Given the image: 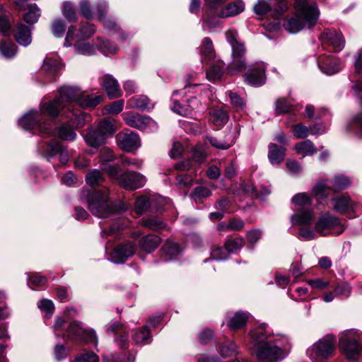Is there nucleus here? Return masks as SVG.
<instances>
[{
	"label": "nucleus",
	"mask_w": 362,
	"mask_h": 362,
	"mask_svg": "<svg viewBox=\"0 0 362 362\" xmlns=\"http://www.w3.org/2000/svg\"><path fill=\"white\" fill-rule=\"evenodd\" d=\"M248 348L261 362H278L284 358V350L290 346L286 335L274 334L264 325L253 328Z\"/></svg>",
	"instance_id": "obj_1"
},
{
	"label": "nucleus",
	"mask_w": 362,
	"mask_h": 362,
	"mask_svg": "<svg viewBox=\"0 0 362 362\" xmlns=\"http://www.w3.org/2000/svg\"><path fill=\"white\" fill-rule=\"evenodd\" d=\"M293 8L296 16L284 24V28L291 33H296L304 28H313L320 17V10L315 1L295 0Z\"/></svg>",
	"instance_id": "obj_2"
},
{
	"label": "nucleus",
	"mask_w": 362,
	"mask_h": 362,
	"mask_svg": "<svg viewBox=\"0 0 362 362\" xmlns=\"http://www.w3.org/2000/svg\"><path fill=\"white\" fill-rule=\"evenodd\" d=\"M81 199L87 203L89 211L99 218H107L122 209L119 202L109 199V189L103 187L93 191L83 190Z\"/></svg>",
	"instance_id": "obj_3"
},
{
	"label": "nucleus",
	"mask_w": 362,
	"mask_h": 362,
	"mask_svg": "<svg viewBox=\"0 0 362 362\" xmlns=\"http://www.w3.org/2000/svg\"><path fill=\"white\" fill-rule=\"evenodd\" d=\"M76 95V90L71 86H63L59 90V95L48 102L40 104V115L42 118L47 115L55 119L64 109H70L73 98Z\"/></svg>",
	"instance_id": "obj_4"
},
{
	"label": "nucleus",
	"mask_w": 362,
	"mask_h": 362,
	"mask_svg": "<svg viewBox=\"0 0 362 362\" xmlns=\"http://www.w3.org/2000/svg\"><path fill=\"white\" fill-rule=\"evenodd\" d=\"M226 35L227 42L232 49V61L228 70L230 74L233 75L243 71L246 68V49L245 44L238 40V35L236 31L228 30Z\"/></svg>",
	"instance_id": "obj_5"
},
{
	"label": "nucleus",
	"mask_w": 362,
	"mask_h": 362,
	"mask_svg": "<svg viewBox=\"0 0 362 362\" xmlns=\"http://www.w3.org/2000/svg\"><path fill=\"white\" fill-rule=\"evenodd\" d=\"M296 213L291 217L293 223L309 225L314 218L313 199L307 193L300 192L295 194L291 199Z\"/></svg>",
	"instance_id": "obj_6"
},
{
	"label": "nucleus",
	"mask_w": 362,
	"mask_h": 362,
	"mask_svg": "<svg viewBox=\"0 0 362 362\" xmlns=\"http://www.w3.org/2000/svg\"><path fill=\"white\" fill-rule=\"evenodd\" d=\"M105 173L117 180L120 187L128 190H135L142 187L146 183V177L135 171H126L121 173L119 166H105Z\"/></svg>",
	"instance_id": "obj_7"
},
{
	"label": "nucleus",
	"mask_w": 362,
	"mask_h": 362,
	"mask_svg": "<svg viewBox=\"0 0 362 362\" xmlns=\"http://www.w3.org/2000/svg\"><path fill=\"white\" fill-rule=\"evenodd\" d=\"M115 132V126L112 119L106 117L102 119L97 129H89L83 134L88 146L97 148L103 144L107 137L112 136Z\"/></svg>",
	"instance_id": "obj_8"
},
{
	"label": "nucleus",
	"mask_w": 362,
	"mask_h": 362,
	"mask_svg": "<svg viewBox=\"0 0 362 362\" xmlns=\"http://www.w3.org/2000/svg\"><path fill=\"white\" fill-rule=\"evenodd\" d=\"M339 346L348 359L357 360L362 351V334L354 329L346 330L341 334Z\"/></svg>",
	"instance_id": "obj_9"
},
{
	"label": "nucleus",
	"mask_w": 362,
	"mask_h": 362,
	"mask_svg": "<svg viewBox=\"0 0 362 362\" xmlns=\"http://www.w3.org/2000/svg\"><path fill=\"white\" fill-rule=\"evenodd\" d=\"M335 338L332 335H326L307 350V355L316 361H320L330 357L334 351Z\"/></svg>",
	"instance_id": "obj_10"
},
{
	"label": "nucleus",
	"mask_w": 362,
	"mask_h": 362,
	"mask_svg": "<svg viewBox=\"0 0 362 362\" xmlns=\"http://www.w3.org/2000/svg\"><path fill=\"white\" fill-rule=\"evenodd\" d=\"M41 115L37 111H32L23 115L18 121L19 125L24 129L37 128L42 136L52 132L51 127H47L48 122H42Z\"/></svg>",
	"instance_id": "obj_11"
},
{
	"label": "nucleus",
	"mask_w": 362,
	"mask_h": 362,
	"mask_svg": "<svg viewBox=\"0 0 362 362\" xmlns=\"http://www.w3.org/2000/svg\"><path fill=\"white\" fill-rule=\"evenodd\" d=\"M319 39L323 46L330 47L336 52L341 51L346 43L341 32L334 28L324 29Z\"/></svg>",
	"instance_id": "obj_12"
},
{
	"label": "nucleus",
	"mask_w": 362,
	"mask_h": 362,
	"mask_svg": "<svg viewBox=\"0 0 362 362\" xmlns=\"http://www.w3.org/2000/svg\"><path fill=\"white\" fill-rule=\"evenodd\" d=\"M266 65L259 62L250 66L244 74L245 81L250 86L258 87L266 83Z\"/></svg>",
	"instance_id": "obj_13"
},
{
	"label": "nucleus",
	"mask_w": 362,
	"mask_h": 362,
	"mask_svg": "<svg viewBox=\"0 0 362 362\" xmlns=\"http://www.w3.org/2000/svg\"><path fill=\"white\" fill-rule=\"evenodd\" d=\"M39 150L47 158H52L59 153L61 163H66L69 160L68 151L59 141L52 140L48 143L42 144L39 146Z\"/></svg>",
	"instance_id": "obj_14"
},
{
	"label": "nucleus",
	"mask_w": 362,
	"mask_h": 362,
	"mask_svg": "<svg viewBox=\"0 0 362 362\" xmlns=\"http://www.w3.org/2000/svg\"><path fill=\"white\" fill-rule=\"evenodd\" d=\"M136 251V245L134 243L127 241L119 244L112 252L110 257L112 261L117 264L125 262L132 257Z\"/></svg>",
	"instance_id": "obj_15"
},
{
	"label": "nucleus",
	"mask_w": 362,
	"mask_h": 362,
	"mask_svg": "<svg viewBox=\"0 0 362 362\" xmlns=\"http://www.w3.org/2000/svg\"><path fill=\"white\" fill-rule=\"evenodd\" d=\"M107 332H112L115 335V341L119 349H128L129 345V332L124 325L119 322H112L107 326Z\"/></svg>",
	"instance_id": "obj_16"
},
{
	"label": "nucleus",
	"mask_w": 362,
	"mask_h": 362,
	"mask_svg": "<svg viewBox=\"0 0 362 362\" xmlns=\"http://www.w3.org/2000/svg\"><path fill=\"white\" fill-rule=\"evenodd\" d=\"M117 140L120 148L128 152L136 150L141 145L139 135L133 132L118 134Z\"/></svg>",
	"instance_id": "obj_17"
},
{
	"label": "nucleus",
	"mask_w": 362,
	"mask_h": 362,
	"mask_svg": "<svg viewBox=\"0 0 362 362\" xmlns=\"http://www.w3.org/2000/svg\"><path fill=\"white\" fill-rule=\"evenodd\" d=\"M73 88L76 90V95L73 98L72 103L76 102L81 107L93 108L103 101V97L101 95H85L82 94L80 89Z\"/></svg>",
	"instance_id": "obj_18"
},
{
	"label": "nucleus",
	"mask_w": 362,
	"mask_h": 362,
	"mask_svg": "<svg viewBox=\"0 0 362 362\" xmlns=\"http://www.w3.org/2000/svg\"><path fill=\"white\" fill-rule=\"evenodd\" d=\"M122 118L128 126L139 129H144L153 122L152 119L148 116L130 112L123 113Z\"/></svg>",
	"instance_id": "obj_19"
},
{
	"label": "nucleus",
	"mask_w": 362,
	"mask_h": 362,
	"mask_svg": "<svg viewBox=\"0 0 362 362\" xmlns=\"http://www.w3.org/2000/svg\"><path fill=\"white\" fill-rule=\"evenodd\" d=\"M340 219L327 212L321 215L315 223V230L321 235H327V230L339 226Z\"/></svg>",
	"instance_id": "obj_20"
},
{
	"label": "nucleus",
	"mask_w": 362,
	"mask_h": 362,
	"mask_svg": "<svg viewBox=\"0 0 362 362\" xmlns=\"http://www.w3.org/2000/svg\"><path fill=\"white\" fill-rule=\"evenodd\" d=\"M47 127L52 129L50 134H45L44 136H49L52 135L57 136L64 141H74L76 137V134L74 129L68 123H64L58 127L54 128L53 120H49Z\"/></svg>",
	"instance_id": "obj_21"
},
{
	"label": "nucleus",
	"mask_w": 362,
	"mask_h": 362,
	"mask_svg": "<svg viewBox=\"0 0 362 362\" xmlns=\"http://www.w3.org/2000/svg\"><path fill=\"white\" fill-rule=\"evenodd\" d=\"M317 62L322 71L328 75L334 74L341 69L340 61L332 55L320 56Z\"/></svg>",
	"instance_id": "obj_22"
},
{
	"label": "nucleus",
	"mask_w": 362,
	"mask_h": 362,
	"mask_svg": "<svg viewBox=\"0 0 362 362\" xmlns=\"http://www.w3.org/2000/svg\"><path fill=\"white\" fill-rule=\"evenodd\" d=\"M354 88L358 91V96L362 98V82H358L354 86ZM348 131L355 134L360 138H362V111L356 114L349 122L346 127Z\"/></svg>",
	"instance_id": "obj_23"
},
{
	"label": "nucleus",
	"mask_w": 362,
	"mask_h": 362,
	"mask_svg": "<svg viewBox=\"0 0 362 362\" xmlns=\"http://www.w3.org/2000/svg\"><path fill=\"white\" fill-rule=\"evenodd\" d=\"M201 55V62L202 64H209L216 60V52L212 40L208 37H204L199 47Z\"/></svg>",
	"instance_id": "obj_24"
},
{
	"label": "nucleus",
	"mask_w": 362,
	"mask_h": 362,
	"mask_svg": "<svg viewBox=\"0 0 362 362\" xmlns=\"http://www.w3.org/2000/svg\"><path fill=\"white\" fill-rule=\"evenodd\" d=\"M100 85L105 89L109 98H117L121 96L119 84L111 75L103 76L100 78Z\"/></svg>",
	"instance_id": "obj_25"
},
{
	"label": "nucleus",
	"mask_w": 362,
	"mask_h": 362,
	"mask_svg": "<svg viewBox=\"0 0 362 362\" xmlns=\"http://www.w3.org/2000/svg\"><path fill=\"white\" fill-rule=\"evenodd\" d=\"M161 243V238L154 234L144 235L139 240V247L145 253H151L156 250Z\"/></svg>",
	"instance_id": "obj_26"
},
{
	"label": "nucleus",
	"mask_w": 362,
	"mask_h": 362,
	"mask_svg": "<svg viewBox=\"0 0 362 362\" xmlns=\"http://www.w3.org/2000/svg\"><path fill=\"white\" fill-rule=\"evenodd\" d=\"M332 203L333 209L340 214H345L349 210H353L354 208V203L347 194L334 197L332 199Z\"/></svg>",
	"instance_id": "obj_27"
},
{
	"label": "nucleus",
	"mask_w": 362,
	"mask_h": 362,
	"mask_svg": "<svg viewBox=\"0 0 362 362\" xmlns=\"http://www.w3.org/2000/svg\"><path fill=\"white\" fill-rule=\"evenodd\" d=\"M332 187L329 186L325 180H319L312 189V194L316 198L318 204H322V202L330 195Z\"/></svg>",
	"instance_id": "obj_28"
},
{
	"label": "nucleus",
	"mask_w": 362,
	"mask_h": 362,
	"mask_svg": "<svg viewBox=\"0 0 362 362\" xmlns=\"http://www.w3.org/2000/svg\"><path fill=\"white\" fill-rule=\"evenodd\" d=\"M14 37L19 45L24 47L29 45L32 42L30 28L23 23H18L14 30Z\"/></svg>",
	"instance_id": "obj_29"
},
{
	"label": "nucleus",
	"mask_w": 362,
	"mask_h": 362,
	"mask_svg": "<svg viewBox=\"0 0 362 362\" xmlns=\"http://www.w3.org/2000/svg\"><path fill=\"white\" fill-rule=\"evenodd\" d=\"M69 119L70 122H71L76 128H80L84 126L86 124V118L88 117V115L81 111L78 109H74V105L71 103V107L68 110L67 112H64L62 114Z\"/></svg>",
	"instance_id": "obj_30"
},
{
	"label": "nucleus",
	"mask_w": 362,
	"mask_h": 362,
	"mask_svg": "<svg viewBox=\"0 0 362 362\" xmlns=\"http://www.w3.org/2000/svg\"><path fill=\"white\" fill-rule=\"evenodd\" d=\"M268 148V158L270 163L272 165L280 164L284 160L286 148L273 143L270 144Z\"/></svg>",
	"instance_id": "obj_31"
},
{
	"label": "nucleus",
	"mask_w": 362,
	"mask_h": 362,
	"mask_svg": "<svg viewBox=\"0 0 362 362\" xmlns=\"http://www.w3.org/2000/svg\"><path fill=\"white\" fill-rule=\"evenodd\" d=\"M85 330L79 322L74 321L69 324L66 330L67 337L71 341L80 342L84 335Z\"/></svg>",
	"instance_id": "obj_32"
},
{
	"label": "nucleus",
	"mask_w": 362,
	"mask_h": 362,
	"mask_svg": "<svg viewBox=\"0 0 362 362\" xmlns=\"http://www.w3.org/2000/svg\"><path fill=\"white\" fill-rule=\"evenodd\" d=\"M214 64L206 71V77L210 81L219 80L223 73L224 63L221 60L212 62Z\"/></svg>",
	"instance_id": "obj_33"
},
{
	"label": "nucleus",
	"mask_w": 362,
	"mask_h": 362,
	"mask_svg": "<svg viewBox=\"0 0 362 362\" xmlns=\"http://www.w3.org/2000/svg\"><path fill=\"white\" fill-rule=\"evenodd\" d=\"M248 320V315L243 312L236 313L230 318L228 323V327L231 330H238L246 325Z\"/></svg>",
	"instance_id": "obj_34"
},
{
	"label": "nucleus",
	"mask_w": 362,
	"mask_h": 362,
	"mask_svg": "<svg viewBox=\"0 0 362 362\" xmlns=\"http://www.w3.org/2000/svg\"><path fill=\"white\" fill-rule=\"evenodd\" d=\"M150 330L146 325L135 330L132 339L137 344H146L151 341Z\"/></svg>",
	"instance_id": "obj_35"
},
{
	"label": "nucleus",
	"mask_w": 362,
	"mask_h": 362,
	"mask_svg": "<svg viewBox=\"0 0 362 362\" xmlns=\"http://www.w3.org/2000/svg\"><path fill=\"white\" fill-rule=\"evenodd\" d=\"M244 10V4L243 1H235L229 4L220 13L222 18L235 16L243 12Z\"/></svg>",
	"instance_id": "obj_36"
},
{
	"label": "nucleus",
	"mask_w": 362,
	"mask_h": 362,
	"mask_svg": "<svg viewBox=\"0 0 362 362\" xmlns=\"http://www.w3.org/2000/svg\"><path fill=\"white\" fill-rule=\"evenodd\" d=\"M228 115L222 109L214 110L210 116L211 122L218 128L223 127L228 121Z\"/></svg>",
	"instance_id": "obj_37"
},
{
	"label": "nucleus",
	"mask_w": 362,
	"mask_h": 362,
	"mask_svg": "<svg viewBox=\"0 0 362 362\" xmlns=\"http://www.w3.org/2000/svg\"><path fill=\"white\" fill-rule=\"evenodd\" d=\"M295 150L297 153L301 154L303 156H311L317 152L314 144L310 140H305L297 143L295 146Z\"/></svg>",
	"instance_id": "obj_38"
},
{
	"label": "nucleus",
	"mask_w": 362,
	"mask_h": 362,
	"mask_svg": "<svg viewBox=\"0 0 362 362\" xmlns=\"http://www.w3.org/2000/svg\"><path fill=\"white\" fill-rule=\"evenodd\" d=\"M292 132L296 139H301L307 138L310 134L314 135L317 134L314 131V127H308L299 123L292 126Z\"/></svg>",
	"instance_id": "obj_39"
},
{
	"label": "nucleus",
	"mask_w": 362,
	"mask_h": 362,
	"mask_svg": "<svg viewBox=\"0 0 362 362\" xmlns=\"http://www.w3.org/2000/svg\"><path fill=\"white\" fill-rule=\"evenodd\" d=\"M163 255L166 261L175 258L180 252L178 244L173 242H167L162 247Z\"/></svg>",
	"instance_id": "obj_40"
},
{
	"label": "nucleus",
	"mask_w": 362,
	"mask_h": 362,
	"mask_svg": "<svg viewBox=\"0 0 362 362\" xmlns=\"http://www.w3.org/2000/svg\"><path fill=\"white\" fill-rule=\"evenodd\" d=\"M129 104L132 107L141 110H146L151 108L149 99L144 95H139L132 98L129 100Z\"/></svg>",
	"instance_id": "obj_41"
},
{
	"label": "nucleus",
	"mask_w": 362,
	"mask_h": 362,
	"mask_svg": "<svg viewBox=\"0 0 362 362\" xmlns=\"http://www.w3.org/2000/svg\"><path fill=\"white\" fill-rule=\"evenodd\" d=\"M296 107L290 104L284 98H278L275 103V111L277 115L293 112Z\"/></svg>",
	"instance_id": "obj_42"
},
{
	"label": "nucleus",
	"mask_w": 362,
	"mask_h": 362,
	"mask_svg": "<svg viewBox=\"0 0 362 362\" xmlns=\"http://www.w3.org/2000/svg\"><path fill=\"white\" fill-rule=\"evenodd\" d=\"M197 107L191 105H182L177 100H173V105L171 107V110L182 116H189L192 115V111L197 109Z\"/></svg>",
	"instance_id": "obj_43"
},
{
	"label": "nucleus",
	"mask_w": 362,
	"mask_h": 362,
	"mask_svg": "<svg viewBox=\"0 0 362 362\" xmlns=\"http://www.w3.org/2000/svg\"><path fill=\"white\" fill-rule=\"evenodd\" d=\"M332 191L334 192H338L342 191L351 185L349 179L344 175L335 176L332 180Z\"/></svg>",
	"instance_id": "obj_44"
},
{
	"label": "nucleus",
	"mask_w": 362,
	"mask_h": 362,
	"mask_svg": "<svg viewBox=\"0 0 362 362\" xmlns=\"http://www.w3.org/2000/svg\"><path fill=\"white\" fill-rule=\"evenodd\" d=\"M95 33V28L94 25L86 23L79 28L76 37L80 41H84L92 37Z\"/></svg>",
	"instance_id": "obj_45"
},
{
	"label": "nucleus",
	"mask_w": 362,
	"mask_h": 362,
	"mask_svg": "<svg viewBox=\"0 0 362 362\" xmlns=\"http://www.w3.org/2000/svg\"><path fill=\"white\" fill-rule=\"evenodd\" d=\"M86 183L95 187L99 185L104 181V177L98 170H93L89 171L86 175Z\"/></svg>",
	"instance_id": "obj_46"
},
{
	"label": "nucleus",
	"mask_w": 362,
	"mask_h": 362,
	"mask_svg": "<svg viewBox=\"0 0 362 362\" xmlns=\"http://www.w3.org/2000/svg\"><path fill=\"white\" fill-rule=\"evenodd\" d=\"M0 52L7 58L14 57L17 52V47L11 41H2L0 42Z\"/></svg>",
	"instance_id": "obj_47"
},
{
	"label": "nucleus",
	"mask_w": 362,
	"mask_h": 362,
	"mask_svg": "<svg viewBox=\"0 0 362 362\" xmlns=\"http://www.w3.org/2000/svg\"><path fill=\"white\" fill-rule=\"evenodd\" d=\"M244 243L245 241L243 238H235L227 240L224 243V246L230 254L239 251L243 247Z\"/></svg>",
	"instance_id": "obj_48"
},
{
	"label": "nucleus",
	"mask_w": 362,
	"mask_h": 362,
	"mask_svg": "<svg viewBox=\"0 0 362 362\" xmlns=\"http://www.w3.org/2000/svg\"><path fill=\"white\" fill-rule=\"evenodd\" d=\"M98 40L99 41V49L105 55L115 54L117 52L118 47L116 45L101 37H98Z\"/></svg>",
	"instance_id": "obj_49"
},
{
	"label": "nucleus",
	"mask_w": 362,
	"mask_h": 362,
	"mask_svg": "<svg viewBox=\"0 0 362 362\" xmlns=\"http://www.w3.org/2000/svg\"><path fill=\"white\" fill-rule=\"evenodd\" d=\"M115 160L113 151L110 148H103L100 152V165L102 170L105 172V166H118L117 165H111L109 163Z\"/></svg>",
	"instance_id": "obj_50"
},
{
	"label": "nucleus",
	"mask_w": 362,
	"mask_h": 362,
	"mask_svg": "<svg viewBox=\"0 0 362 362\" xmlns=\"http://www.w3.org/2000/svg\"><path fill=\"white\" fill-rule=\"evenodd\" d=\"M192 157L194 162L198 164L203 163L206 157L204 146L201 144H197L192 151Z\"/></svg>",
	"instance_id": "obj_51"
},
{
	"label": "nucleus",
	"mask_w": 362,
	"mask_h": 362,
	"mask_svg": "<svg viewBox=\"0 0 362 362\" xmlns=\"http://www.w3.org/2000/svg\"><path fill=\"white\" fill-rule=\"evenodd\" d=\"M226 0H205L206 5L208 7L206 15L203 17V21L207 25H210V21L209 16L213 11L221 6Z\"/></svg>",
	"instance_id": "obj_52"
},
{
	"label": "nucleus",
	"mask_w": 362,
	"mask_h": 362,
	"mask_svg": "<svg viewBox=\"0 0 362 362\" xmlns=\"http://www.w3.org/2000/svg\"><path fill=\"white\" fill-rule=\"evenodd\" d=\"M40 16V8L36 4L30 6L29 11L24 15L23 19L28 24H34Z\"/></svg>",
	"instance_id": "obj_53"
},
{
	"label": "nucleus",
	"mask_w": 362,
	"mask_h": 362,
	"mask_svg": "<svg viewBox=\"0 0 362 362\" xmlns=\"http://www.w3.org/2000/svg\"><path fill=\"white\" fill-rule=\"evenodd\" d=\"M62 12L63 16L69 21L74 22L77 20L76 11L73 5L69 1H64L63 4Z\"/></svg>",
	"instance_id": "obj_54"
},
{
	"label": "nucleus",
	"mask_w": 362,
	"mask_h": 362,
	"mask_svg": "<svg viewBox=\"0 0 362 362\" xmlns=\"http://www.w3.org/2000/svg\"><path fill=\"white\" fill-rule=\"evenodd\" d=\"M230 256V253L226 250V247H216L212 249L211 252V258L214 260H225L227 259Z\"/></svg>",
	"instance_id": "obj_55"
},
{
	"label": "nucleus",
	"mask_w": 362,
	"mask_h": 362,
	"mask_svg": "<svg viewBox=\"0 0 362 362\" xmlns=\"http://www.w3.org/2000/svg\"><path fill=\"white\" fill-rule=\"evenodd\" d=\"M123 107L124 100H119L106 105L103 109V112L105 114H118L122 112Z\"/></svg>",
	"instance_id": "obj_56"
},
{
	"label": "nucleus",
	"mask_w": 362,
	"mask_h": 362,
	"mask_svg": "<svg viewBox=\"0 0 362 362\" xmlns=\"http://www.w3.org/2000/svg\"><path fill=\"white\" fill-rule=\"evenodd\" d=\"M37 307L40 310L46 313L47 317H50L54 310V305L51 300L43 299L37 303Z\"/></svg>",
	"instance_id": "obj_57"
},
{
	"label": "nucleus",
	"mask_w": 362,
	"mask_h": 362,
	"mask_svg": "<svg viewBox=\"0 0 362 362\" xmlns=\"http://www.w3.org/2000/svg\"><path fill=\"white\" fill-rule=\"evenodd\" d=\"M66 24L62 19H56L52 22V30L57 37H62L66 30Z\"/></svg>",
	"instance_id": "obj_58"
},
{
	"label": "nucleus",
	"mask_w": 362,
	"mask_h": 362,
	"mask_svg": "<svg viewBox=\"0 0 362 362\" xmlns=\"http://www.w3.org/2000/svg\"><path fill=\"white\" fill-rule=\"evenodd\" d=\"M142 225L153 230H157L165 227V223L158 218H147L143 221Z\"/></svg>",
	"instance_id": "obj_59"
},
{
	"label": "nucleus",
	"mask_w": 362,
	"mask_h": 362,
	"mask_svg": "<svg viewBox=\"0 0 362 362\" xmlns=\"http://www.w3.org/2000/svg\"><path fill=\"white\" fill-rule=\"evenodd\" d=\"M288 2L286 0H280L272 11V16L275 19L280 18L288 10Z\"/></svg>",
	"instance_id": "obj_60"
},
{
	"label": "nucleus",
	"mask_w": 362,
	"mask_h": 362,
	"mask_svg": "<svg viewBox=\"0 0 362 362\" xmlns=\"http://www.w3.org/2000/svg\"><path fill=\"white\" fill-rule=\"evenodd\" d=\"M74 47L78 54L90 55L93 53V47L89 43L84 42L83 41L78 40L75 45Z\"/></svg>",
	"instance_id": "obj_61"
},
{
	"label": "nucleus",
	"mask_w": 362,
	"mask_h": 362,
	"mask_svg": "<svg viewBox=\"0 0 362 362\" xmlns=\"http://www.w3.org/2000/svg\"><path fill=\"white\" fill-rule=\"evenodd\" d=\"M236 345L233 342L223 343L219 346V352L223 357H228L236 352Z\"/></svg>",
	"instance_id": "obj_62"
},
{
	"label": "nucleus",
	"mask_w": 362,
	"mask_h": 362,
	"mask_svg": "<svg viewBox=\"0 0 362 362\" xmlns=\"http://www.w3.org/2000/svg\"><path fill=\"white\" fill-rule=\"evenodd\" d=\"M211 195V192L207 187L199 186L194 189V192L190 194V197L195 201H197L202 198L209 197Z\"/></svg>",
	"instance_id": "obj_63"
},
{
	"label": "nucleus",
	"mask_w": 362,
	"mask_h": 362,
	"mask_svg": "<svg viewBox=\"0 0 362 362\" xmlns=\"http://www.w3.org/2000/svg\"><path fill=\"white\" fill-rule=\"evenodd\" d=\"M73 362H99V357L92 351H86L78 356Z\"/></svg>",
	"instance_id": "obj_64"
}]
</instances>
